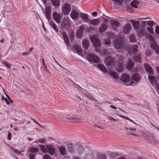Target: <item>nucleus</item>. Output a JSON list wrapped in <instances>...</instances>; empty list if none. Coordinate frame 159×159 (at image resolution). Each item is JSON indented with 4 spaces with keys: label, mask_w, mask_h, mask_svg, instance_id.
<instances>
[{
    "label": "nucleus",
    "mask_w": 159,
    "mask_h": 159,
    "mask_svg": "<svg viewBox=\"0 0 159 159\" xmlns=\"http://www.w3.org/2000/svg\"><path fill=\"white\" fill-rule=\"evenodd\" d=\"M106 156L105 155H99L98 156L97 158L98 159H106Z\"/></svg>",
    "instance_id": "obj_45"
},
{
    "label": "nucleus",
    "mask_w": 159,
    "mask_h": 159,
    "mask_svg": "<svg viewBox=\"0 0 159 159\" xmlns=\"http://www.w3.org/2000/svg\"><path fill=\"white\" fill-rule=\"evenodd\" d=\"M92 15L94 16H96L97 15V13L96 12H94L92 13Z\"/></svg>",
    "instance_id": "obj_63"
},
{
    "label": "nucleus",
    "mask_w": 159,
    "mask_h": 159,
    "mask_svg": "<svg viewBox=\"0 0 159 159\" xmlns=\"http://www.w3.org/2000/svg\"><path fill=\"white\" fill-rule=\"evenodd\" d=\"M141 134L147 140V138H148L151 134L147 131H142Z\"/></svg>",
    "instance_id": "obj_36"
},
{
    "label": "nucleus",
    "mask_w": 159,
    "mask_h": 159,
    "mask_svg": "<svg viewBox=\"0 0 159 159\" xmlns=\"http://www.w3.org/2000/svg\"><path fill=\"white\" fill-rule=\"evenodd\" d=\"M109 73L114 79H117L119 78L118 74L115 71H109Z\"/></svg>",
    "instance_id": "obj_30"
},
{
    "label": "nucleus",
    "mask_w": 159,
    "mask_h": 159,
    "mask_svg": "<svg viewBox=\"0 0 159 159\" xmlns=\"http://www.w3.org/2000/svg\"><path fill=\"white\" fill-rule=\"evenodd\" d=\"M62 34L63 37L64 41L65 44H66V46L67 47L69 45V41L68 36L65 32H63L62 33Z\"/></svg>",
    "instance_id": "obj_19"
},
{
    "label": "nucleus",
    "mask_w": 159,
    "mask_h": 159,
    "mask_svg": "<svg viewBox=\"0 0 159 159\" xmlns=\"http://www.w3.org/2000/svg\"><path fill=\"white\" fill-rule=\"evenodd\" d=\"M134 63L132 60L129 59L128 63L126 67L129 70H131L134 67Z\"/></svg>",
    "instance_id": "obj_32"
},
{
    "label": "nucleus",
    "mask_w": 159,
    "mask_h": 159,
    "mask_svg": "<svg viewBox=\"0 0 159 159\" xmlns=\"http://www.w3.org/2000/svg\"><path fill=\"white\" fill-rule=\"evenodd\" d=\"M83 47L85 49L87 50L89 46V40L85 38L82 42Z\"/></svg>",
    "instance_id": "obj_26"
},
{
    "label": "nucleus",
    "mask_w": 159,
    "mask_h": 159,
    "mask_svg": "<svg viewBox=\"0 0 159 159\" xmlns=\"http://www.w3.org/2000/svg\"><path fill=\"white\" fill-rule=\"evenodd\" d=\"M39 150L38 148L31 147L29 149V152H31V153H33L39 152Z\"/></svg>",
    "instance_id": "obj_35"
},
{
    "label": "nucleus",
    "mask_w": 159,
    "mask_h": 159,
    "mask_svg": "<svg viewBox=\"0 0 159 159\" xmlns=\"http://www.w3.org/2000/svg\"><path fill=\"white\" fill-rule=\"evenodd\" d=\"M150 47L155 51L156 54H159V46L156 42H154L153 43H151Z\"/></svg>",
    "instance_id": "obj_9"
},
{
    "label": "nucleus",
    "mask_w": 159,
    "mask_h": 159,
    "mask_svg": "<svg viewBox=\"0 0 159 159\" xmlns=\"http://www.w3.org/2000/svg\"><path fill=\"white\" fill-rule=\"evenodd\" d=\"M147 24L148 25L152 27L153 25L154 22L152 21H148L147 22Z\"/></svg>",
    "instance_id": "obj_53"
},
{
    "label": "nucleus",
    "mask_w": 159,
    "mask_h": 159,
    "mask_svg": "<svg viewBox=\"0 0 159 159\" xmlns=\"http://www.w3.org/2000/svg\"><path fill=\"white\" fill-rule=\"evenodd\" d=\"M120 80L124 83V85L128 86H133L134 83L130 80L129 75L127 74H123Z\"/></svg>",
    "instance_id": "obj_3"
},
{
    "label": "nucleus",
    "mask_w": 159,
    "mask_h": 159,
    "mask_svg": "<svg viewBox=\"0 0 159 159\" xmlns=\"http://www.w3.org/2000/svg\"><path fill=\"white\" fill-rule=\"evenodd\" d=\"M51 2L56 8L58 7L60 4L59 0H51Z\"/></svg>",
    "instance_id": "obj_28"
},
{
    "label": "nucleus",
    "mask_w": 159,
    "mask_h": 159,
    "mask_svg": "<svg viewBox=\"0 0 159 159\" xmlns=\"http://www.w3.org/2000/svg\"><path fill=\"white\" fill-rule=\"evenodd\" d=\"M139 5V2L137 0L132 1L130 3L131 6L134 8H137Z\"/></svg>",
    "instance_id": "obj_34"
},
{
    "label": "nucleus",
    "mask_w": 159,
    "mask_h": 159,
    "mask_svg": "<svg viewBox=\"0 0 159 159\" xmlns=\"http://www.w3.org/2000/svg\"><path fill=\"white\" fill-rule=\"evenodd\" d=\"M87 97L90 99L94 100L96 102H97V101L94 98L93 96L91 95H89L88 96H87Z\"/></svg>",
    "instance_id": "obj_55"
},
{
    "label": "nucleus",
    "mask_w": 159,
    "mask_h": 159,
    "mask_svg": "<svg viewBox=\"0 0 159 159\" xmlns=\"http://www.w3.org/2000/svg\"><path fill=\"white\" fill-rule=\"evenodd\" d=\"M131 79L135 81L136 83H137L139 82L141 77L138 74L136 73L132 76Z\"/></svg>",
    "instance_id": "obj_17"
},
{
    "label": "nucleus",
    "mask_w": 159,
    "mask_h": 159,
    "mask_svg": "<svg viewBox=\"0 0 159 159\" xmlns=\"http://www.w3.org/2000/svg\"><path fill=\"white\" fill-rule=\"evenodd\" d=\"M111 25L113 28H117L120 25V23L116 20H111Z\"/></svg>",
    "instance_id": "obj_31"
},
{
    "label": "nucleus",
    "mask_w": 159,
    "mask_h": 159,
    "mask_svg": "<svg viewBox=\"0 0 159 159\" xmlns=\"http://www.w3.org/2000/svg\"><path fill=\"white\" fill-rule=\"evenodd\" d=\"M90 39L93 46L95 48L100 47L101 46L100 40L98 38L97 35H92L90 36Z\"/></svg>",
    "instance_id": "obj_5"
},
{
    "label": "nucleus",
    "mask_w": 159,
    "mask_h": 159,
    "mask_svg": "<svg viewBox=\"0 0 159 159\" xmlns=\"http://www.w3.org/2000/svg\"><path fill=\"white\" fill-rule=\"evenodd\" d=\"M105 43L106 45H108L111 43V41L109 39H106L105 41Z\"/></svg>",
    "instance_id": "obj_49"
},
{
    "label": "nucleus",
    "mask_w": 159,
    "mask_h": 159,
    "mask_svg": "<svg viewBox=\"0 0 159 159\" xmlns=\"http://www.w3.org/2000/svg\"><path fill=\"white\" fill-rule=\"evenodd\" d=\"M81 18L84 20V21L86 22H88L89 20L88 15L87 14L81 13L80 14Z\"/></svg>",
    "instance_id": "obj_27"
},
{
    "label": "nucleus",
    "mask_w": 159,
    "mask_h": 159,
    "mask_svg": "<svg viewBox=\"0 0 159 159\" xmlns=\"http://www.w3.org/2000/svg\"><path fill=\"white\" fill-rule=\"evenodd\" d=\"M69 120H70V121L71 122H76V119H75L74 117H72L69 118Z\"/></svg>",
    "instance_id": "obj_57"
},
{
    "label": "nucleus",
    "mask_w": 159,
    "mask_h": 159,
    "mask_svg": "<svg viewBox=\"0 0 159 159\" xmlns=\"http://www.w3.org/2000/svg\"><path fill=\"white\" fill-rule=\"evenodd\" d=\"M39 148L43 152L45 153H47L48 152V149L47 148V147L46 148L43 145H40L39 146Z\"/></svg>",
    "instance_id": "obj_40"
},
{
    "label": "nucleus",
    "mask_w": 159,
    "mask_h": 159,
    "mask_svg": "<svg viewBox=\"0 0 159 159\" xmlns=\"http://www.w3.org/2000/svg\"><path fill=\"white\" fill-rule=\"evenodd\" d=\"M147 140L148 142L152 144L153 145H156L157 142L155 138L151 134L148 138H147Z\"/></svg>",
    "instance_id": "obj_14"
},
{
    "label": "nucleus",
    "mask_w": 159,
    "mask_h": 159,
    "mask_svg": "<svg viewBox=\"0 0 159 159\" xmlns=\"http://www.w3.org/2000/svg\"><path fill=\"white\" fill-rule=\"evenodd\" d=\"M146 56H149L151 55V52L149 50H147L145 52Z\"/></svg>",
    "instance_id": "obj_48"
},
{
    "label": "nucleus",
    "mask_w": 159,
    "mask_h": 159,
    "mask_svg": "<svg viewBox=\"0 0 159 159\" xmlns=\"http://www.w3.org/2000/svg\"><path fill=\"white\" fill-rule=\"evenodd\" d=\"M114 47L118 52H121L126 49L125 43L121 39H116L114 42Z\"/></svg>",
    "instance_id": "obj_2"
},
{
    "label": "nucleus",
    "mask_w": 159,
    "mask_h": 159,
    "mask_svg": "<svg viewBox=\"0 0 159 159\" xmlns=\"http://www.w3.org/2000/svg\"><path fill=\"white\" fill-rule=\"evenodd\" d=\"M71 21L69 17H66L64 18L63 22V25L65 26L69 25L70 24Z\"/></svg>",
    "instance_id": "obj_23"
},
{
    "label": "nucleus",
    "mask_w": 159,
    "mask_h": 159,
    "mask_svg": "<svg viewBox=\"0 0 159 159\" xmlns=\"http://www.w3.org/2000/svg\"><path fill=\"white\" fill-rule=\"evenodd\" d=\"M129 129L132 131H134L136 130V129L135 128H130Z\"/></svg>",
    "instance_id": "obj_62"
},
{
    "label": "nucleus",
    "mask_w": 159,
    "mask_h": 159,
    "mask_svg": "<svg viewBox=\"0 0 159 159\" xmlns=\"http://www.w3.org/2000/svg\"><path fill=\"white\" fill-rule=\"evenodd\" d=\"M106 64L107 66H113L115 64V60L114 58L108 57L105 60Z\"/></svg>",
    "instance_id": "obj_10"
},
{
    "label": "nucleus",
    "mask_w": 159,
    "mask_h": 159,
    "mask_svg": "<svg viewBox=\"0 0 159 159\" xmlns=\"http://www.w3.org/2000/svg\"><path fill=\"white\" fill-rule=\"evenodd\" d=\"M149 40L151 42V43H153L154 42H156L154 39V38L152 36L150 38V39H149Z\"/></svg>",
    "instance_id": "obj_56"
},
{
    "label": "nucleus",
    "mask_w": 159,
    "mask_h": 159,
    "mask_svg": "<svg viewBox=\"0 0 159 159\" xmlns=\"http://www.w3.org/2000/svg\"><path fill=\"white\" fill-rule=\"evenodd\" d=\"M134 60L135 61L140 62L141 61V56L138 54H136L134 57Z\"/></svg>",
    "instance_id": "obj_39"
},
{
    "label": "nucleus",
    "mask_w": 159,
    "mask_h": 159,
    "mask_svg": "<svg viewBox=\"0 0 159 159\" xmlns=\"http://www.w3.org/2000/svg\"><path fill=\"white\" fill-rule=\"evenodd\" d=\"M84 29L85 28L83 26H81L79 27V29L76 32V36L78 38H80L82 37Z\"/></svg>",
    "instance_id": "obj_11"
},
{
    "label": "nucleus",
    "mask_w": 159,
    "mask_h": 159,
    "mask_svg": "<svg viewBox=\"0 0 159 159\" xmlns=\"http://www.w3.org/2000/svg\"><path fill=\"white\" fill-rule=\"evenodd\" d=\"M43 159H52L51 157L48 154H45L43 157Z\"/></svg>",
    "instance_id": "obj_47"
},
{
    "label": "nucleus",
    "mask_w": 159,
    "mask_h": 159,
    "mask_svg": "<svg viewBox=\"0 0 159 159\" xmlns=\"http://www.w3.org/2000/svg\"><path fill=\"white\" fill-rule=\"evenodd\" d=\"M130 40L132 43H134L136 41V38L134 35L131 34L130 36Z\"/></svg>",
    "instance_id": "obj_42"
},
{
    "label": "nucleus",
    "mask_w": 159,
    "mask_h": 159,
    "mask_svg": "<svg viewBox=\"0 0 159 159\" xmlns=\"http://www.w3.org/2000/svg\"><path fill=\"white\" fill-rule=\"evenodd\" d=\"M145 30L144 29H143L140 30L139 34L141 36H142L145 35Z\"/></svg>",
    "instance_id": "obj_44"
},
{
    "label": "nucleus",
    "mask_w": 159,
    "mask_h": 159,
    "mask_svg": "<svg viewBox=\"0 0 159 159\" xmlns=\"http://www.w3.org/2000/svg\"><path fill=\"white\" fill-rule=\"evenodd\" d=\"M138 47L137 45H132L131 49V50H128V52L129 54L131 53H134L138 51Z\"/></svg>",
    "instance_id": "obj_25"
},
{
    "label": "nucleus",
    "mask_w": 159,
    "mask_h": 159,
    "mask_svg": "<svg viewBox=\"0 0 159 159\" xmlns=\"http://www.w3.org/2000/svg\"><path fill=\"white\" fill-rule=\"evenodd\" d=\"M132 29L131 24L130 23H127L124 26L123 31L126 34H129Z\"/></svg>",
    "instance_id": "obj_12"
},
{
    "label": "nucleus",
    "mask_w": 159,
    "mask_h": 159,
    "mask_svg": "<svg viewBox=\"0 0 159 159\" xmlns=\"http://www.w3.org/2000/svg\"><path fill=\"white\" fill-rule=\"evenodd\" d=\"M152 36V35H148L145 34V36H146L145 38L147 39H148V40L150 39V38Z\"/></svg>",
    "instance_id": "obj_60"
},
{
    "label": "nucleus",
    "mask_w": 159,
    "mask_h": 159,
    "mask_svg": "<svg viewBox=\"0 0 159 159\" xmlns=\"http://www.w3.org/2000/svg\"><path fill=\"white\" fill-rule=\"evenodd\" d=\"M131 22L133 25V27L135 29L137 30L138 29L140 25L138 21H133L132 22Z\"/></svg>",
    "instance_id": "obj_37"
},
{
    "label": "nucleus",
    "mask_w": 159,
    "mask_h": 159,
    "mask_svg": "<svg viewBox=\"0 0 159 159\" xmlns=\"http://www.w3.org/2000/svg\"><path fill=\"white\" fill-rule=\"evenodd\" d=\"M87 59L88 61L95 63L100 62L99 57L93 53H89L87 56Z\"/></svg>",
    "instance_id": "obj_4"
},
{
    "label": "nucleus",
    "mask_w": 159,
    "mask_h": 159,
    "mask_svg": "<svg viewBox=\"0 0 159 159\" xmlns=\"http://www.w3.org/2000/svg\"><path fill=\"white\" fill-rule=\"evenodd\" d=\"M156 69L157 72L159 74V67L157 66L156 67Z\"/></svg>",
    "instance_id": "obj_64"
},
{
    "label": "nucleus",
    "mask_w": 159,
    "mask_h": 159,
    "mask_svg": "<svg viewBox=\"0 0 159 159\" xmlns=\"http://www.w3.org/2000/svg\"><path fill=\"white\" fill-rule=\"evenodd\" d=\"M148 78L150 80L152 85L156 86L157 88V92L159 93V84L157 83V79L153 76H148Z\"/></svg>",
    "instance_id": "obj_7"
},
{
    "label": "nucleus",
    "mask_w": 159,
    "mask_h": 159,
    "mask_svg": "<svg viewBox=\"0 0 159 159\" xmlns=\"http://www.w3.org/2000/svg\"><path fill=\"white\" fill-rule=\"evenodd\" d=\"M71 10V6L68 3L64 4L61 8L62 13L64 15H68Z\"/></svg>",
    "instance_id": "obj_6"
},
{
    "label": "nucleus",
    "mask_w": 159,
    "mask_h": 159,
    "mask_svg": "<svg viewBox=\"0 0 159 159\" xmlns=\"http://www.w3.org/2000/svg\"><path fill=\"white\" fill-rule=\"evenodd\" d=\"M79 13L76 10H72L70 14V16L71 18L73 19H76L78 18Z\"/></svg>",
    "instance_id": "obj_16"
},
{
    "label": "nucleus",
    "mask_w": 159,
    "mask_h": 159,
    "mask_svg": "<svg viewBox=\"0 0 159 159\" xmlns=\"http://www.w3.org/2000/svg\"><path fill=\"white\" fill-rule=\"evenodd\" d=\"M144 66L146 71L148 72L149 74L152 75L153 74L152 69L150 66L148 64H146L144 65Z\"/></svg>",
    "instance_id": "obj_21"
},
{
    "label": "nucleus",
    "mask_w": 159,
    "mask_h": 159,
    "mask_svg": "<svg viewBox=\"0 0 159 159\" xmlns=\"http://www.w3.org/2000/svg\"><path fill=\"white\" fill-rule=\"evenodd\" d=\"M4 100L6 102L7 105L10 104V103L9 100L6 98H4Z\"/></svg>",
    "instance_id": "obj_59"
},
{
    "label": "nucleus",
    "mask_w": 159,
    "mask_h": 159,
    "mask_svg": "<svg viewBox=\"0 0 159 159\" xmlns=\"http://www.w3.org/2000/svg\"><path fill=\"white\" fill-rule=\"evenodd\" d=\"M96 51L98 52V53L102 56H107L110 55L111 53V52L109 50L106 49H103L102 52H101L99 51V50L96 49Z\"/></svg>",
    "instance_id": "obj_20"
},
{
    "label": "nucleus",
    "mask_w": 159,
    "mask_h": 159,
    "mask_svg": "<svg viewBox=\"0 0 159 159\" xmlns=\"http://www.w3.org/2000/svg\"><path fill=\"white\" fill-rule=\"evenodd\" d=\"M98 67L104 73H106L107 72V69L106 68L105 66L104 65H99L98 66Z\"/></svg>",
    "instance_id": "obj_38"
},
{
    "label": "nucleus",
    "mask_w": 159,
    "mask_h": 159,
    "mask_svg": "<svg viewBox=\"0 0 159 159\" xmlns=\"http://www.w3.org/2000/svg\"><path fill=\"white\" fill-rule=\"evenodd\" d=\"M108 25L105 23H102L99 29V31L100 32H103L107 30Z\"/></svg>",
    "instance_id": "obj_22"
},
{
    "label": "nucleus",
    "mask_w": 159,
    "mask_h": 159,
    "mask_svg": "<svg viewBox=\"0 0 159 159\" xmlns=\"http://www.w3.org/2000/svg\"><path fill=\"white\" fill-rule=\"evenodd\" d=\"M60 152L62 156H65L66 154V150L65 147L61 146L59 147Z\"/></svg>",
    "instance_id": "obj_29"
},
{
    "label": "nucleus",
    "mask_w": 159,
    "mask_h": 159,
    "mask_svg": "<svg viewBox=\"0 0 159 159\" xmlns=\"http://www.w3.org/2000/svg\"><path fill=\"white\" fill-rule=\"evenodd\" d=\"M108 118L110 120H113L114 122L118 121L119 120L118 119H116L114 118L112 116H108Z\"/></svg>",
    "instance_id": "obj_51"
},
{
    "label": "nucleus",
    "mask_w": 159,
    "mask_h": 159,
    "mask_svg": "<svg viewBox=\"0 0 159 159\" xmlns=\"http://www.w3.org/2000/svg\"><path fill=\"white\" fill-rule=\"evenodd\" d=\"M155 31L157 34H159V26H156L155 28Z\"/></svg>",
    "instance_id": "obj_52"
},
{
    "label": "nucleus",
    "mask_w": 159,
    "mask_h": 159,
    "mask_svg": "<svg viewBox=\"0 0 159 159\" xmlns=\"http://www.w3.org/2000/svg\"><path fill=\"white\" fill-rule=\"evenodd\" d=\"M67 149L68 151L71 154H73L75 152V151L73 147L72 144H69L67 145Z\"/></svg>",
    "instance_id": "obj_33"
},
{
    "label": "nucleus",
    "mask_w": 159,
    "mask_h": 159,
    "mask_svg": "<svg viewBox=\"0 0 159 159\" xmlns=\"http://www.w3.org/2000/svg\"><path fill=\"white\" fill-rule=\"evenodd\" d=\"M46 147L48 149V152L51 155H53L55 152V149L50 145H47Z\"/></svg>",
    "instance_id": "obj_15"
},
{
    "label": "nucleus",
    "mask_w": 159,
    "mask_h": 159,
    "mask_svg": "<svg viewBox=\"0 0 159 159\" xmlns=\"http://www.w3.org/2000/svg\"><path fill=\"white\" fill-rule=\"evenodd\" d=\"M147 30L149 32H150L151 34H153V30L152 28L150 27H148L147 28Z\"/></svg>",
    "instance_id": "obj_50"
},
{
    "label": "nucleus",
    "mask_w": 159,
    "mask_h": 159,
    "mask_svg": "<svg viewBox=\"0 0 159 159\" xmlns=\"http://www.w3.org/2000/svg\"><path fill=\"white\" fill-rule=\"evenodd\" d=\"M88 22L90 25H97L100 23V21L99 19H93L92 20H89Z\"/></svg>",
    "instance_id": "obj_24"
},
{
    "label": "nucleus",
    "mask_w": 159,
    "mask_h": 159,
    "mask_svg": "<svg viewBox=\"0 0 159 159\" xmlns=\"http://www.w3.org/2000/svg\"><path fill=\"white\" fill-rule=\"evenodd\" d=\"M7 138L9 140H11V134L10 133H9L8 134Z\"/></svg>",
    "instance_id": "obj_58"
},
{
    "label": "nucleus",
    "mask_w": 159,
    "mask_h": 159,
    "mask_svg": "<svg viewBox=\"0 0 159 159\" xmlns=\"http://www.w3.org/2000/svg\"><path fill=\"white\" fill-rule=\"evenodd\" d=\"M124 64L122 62L119 63L116 67V70L119 72H121L123 71L124 69Z\"/></svg>",
    "instance_id": "obj_18"
},
{
    "label": "nucleus",
    "mask_w": 159,
    "mask_h": 159,
    "mask_svg": "<svg viewBox=\"0 0 159 159\" xmlns=\"http://www.w3.org/2000/svg\"><path fill=\"white\" fill-rule=\"evenodd\" d=\"M35 142L37 143H46V141L44 138H42L39 139L38 140L36 141Z\"/></svg>",
    "instance_id": "obj_41"
},
{
    "label": "nucleus",
    "mask_w": 159,
    "mask_h": 159,
    "mask_svg": "<svg viewBox=\"0 0 159 159\" xmlns=\"http://www.w3.org/2000/svg\"><path fill=\"white\" fill-rule=\"evenodd\" d=\"M35 154L33 153H30L29 154V157L30 159H34Z\"/></svg>",
    "instance_id": "obj_54"
},
{
    "label": "nucleus",
    "mask_w": 159,
    "mask_h": 159,
    "mask_svg": "<svg viewBox=\"0 0 159 159\" xmlns=\"http://www.w3.org/2000/svg\"><path fill=\"white\" fill-rule=\"evenodd\" d=\"M29 53H30L29 52H24L23 53V55H25V56L27 55H28Z\"/></svg>",
    "instance_id": "obj_61"
},
{
    "label": "nucleus",
    "mask_w": 159,
    "mask_h": 159,
    "mask_svg": "<svg viewBox=\"0 0 159 159\" xmlns=\"http://www.w3.org/2000/svg\"><path fill=\"white\" fill-rule=\"evenodd\" d=\"M75 49L78 53H81L82 52V49L79 46H75Z\"/></svg>",
    "instance_id": "obj_43"
},
{
    "label": "nucleus",
    "mask_w": 159,
    "mask_h": 159,
    "mask_svg": "<svg viewBox=\"0 0 159 159\" xmlns=\"http://www.w3.org/2000/svg\"><path fill=\"white\" fill-rule=\"evenodd\" d=\"M84 148L83 146L81 145H77L75 150V152L78 154L81 155L84 152Z\"/></svg>",
    "instance_id": "obj_13"
},
{
    "label": "nucleus",
    "mask_w": 159,
    "mask_h": 159,
    "mask_svg": "<svg viewBox=\"0 0 159 159\" xmlns=\"http://www.w3.org/2000/svg\"><path fill=\"white\" fill-rule=\"evenodd\" d=\"M53 19L57 23L61 22L62 15L61 14L58 13L56 12H53L52 13Z\"/></svg>",
    "instance_id": "obj_8"
},
{
    "label": "nucleus",
    "mask_w": 159,
    "mask_h": 159,
    "mask_svg": "<svg viewBox=\"0 0 159 159\" xmlns=\"http://www.w3.org/2000/svg\"><path fill=\"white\" fill-rule=\"evenodd\" d=\"M12 150L14 151V152H16V153L20 155L21 154V152L18 150H17L15 148H13L12 147L11 148Z\"/></svg>",
    "instance_id": "obj_46"
},
{
    "label": "nucleus",
    "mask_w": 159,
    "mask_h": 159,
    "mask_svg": "<svg viewBox=\"0 0 159 159\" xmlns=\"http://www.w3.org/2000/svg\"><path fill=\"white\" fill-rule=\"evenodd\" d=\"M46 17L48 20L50 25L57 32H58V30L54 22L51 18V7L50 6H46L45 8Z\"/></svg>",
    "instance_id": "obj_1"
}]
</instances>
